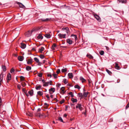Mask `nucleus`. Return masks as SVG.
<instances>
[{
	"instance_id": "obj_62",
	"label": "nucleus",
	"mask_w": 129,
	"mask_h": 129,
	"mask_svg": "<svg viewBox=\"0 0 129 129\" xmlns=\"http://www.w3.org/2000/svg\"><path fill=\"white\" fill-rule=\"evenodd\" d=\"M68 106H66V110H67V108H68Z\"/></svg>"
},
{
	"instance_id": "obj_55",
	"label": "nucleus",
	"mask_w": 129,
	"mask_h": 129,
	"mask_svg": "<svg viewBox=\"0 0 129 129\" xmlns=\"http://www.w3.org/2000/svg\"><path fill=\"white\" fill-rule=\"evenodd\" d=\"M22 91L24 93L26 91L25 89L24 88H23L22 89Z\"/></svg>"
},
{
	"instance_id": "obj_14",
	"label": "nucleus",
	"mask_w": 129,
	"mask_h": 129,
	"mask_svg": "<svg viewBox=\"0 0 129 129\" xmlns=\"http://www.w3.org/2000/svg\"><path fill=\"white\" fill-rule=\"evenodd\" d=\"M87 57L90 59H92L93 58V56L89 54H88L86 55Z\"/></svg>"
},
{
	"instance_id": "obj_40",
	"label": "nucleus",
	"mask_w": 129,
	"mask_h": 129,
	"mask_svg": "<svg viewBox=\"0 0 129 129\" xmlns=\"http://www.w3.org/2000/svg\"><path fill=\"white\" fill-rule=\"evenodd\" d=\"M79 97L81 98H82L83 96V94L82 93H80L78 94Z\"/></svg>"
},
{
	"instance_id": "obj_48",
	"label": "nucleus",
	"mask_w": 129,
	"mask_h": 129,
	"mask_svg": "<svg viewBox=\"0 0 129 129\" xmlns=\"http://www.w3.org/2000/svg\"><path fill=\"white\" fill-rule=\"evenodd\" d=\"M57 75L55 74H52V75L54 76V78H57Z\"/></svg>"
},
{
	"instance_id": "obj_7",
	"label": "nucleus",
	"mask_w": 129,
	"mask_h": 129,
	"mask_svg": "<svg viewBox=\"0 0 129 129\" xmlns=\"http://www.w3.org/2000/svg\"><path fill=\"white\" fill-rule=\"evenodd\" d=\"M80 80L81 81L82 83L85 82L86 81V79H85L82 77L81 76L79 78Z\"/></svg>"
},
{
	"instance_id": "obj_11",
	"label": "nucleus",
	"mask_w": 129,
	"mask_h": 129,
	"mask_svg": "<svg viewBox=\"0 0 129 129\" xmlns=\"http://www.w3.org/2000/svg\"><path fill=\"white\" fill-rule=\"evenodd\" d=\"M17 4L19 5L20 7L22 8H25V6L21 3L18 2Z\"/></svg>"
},
{
	"instance_id": "obj_49",
	"label": "nucleus",
	"mask_w": 129,
	"mask_h": 129,
	"mask_svg": "<svg viewBox=\"0 0 129 129\" xmlns=\"http://www.w3.org/2000/svg\"><path fill=\"white\" fill-rule=\"evenodd\" d=\"M39 56L42 59H43L44 57V55H42V54L40 55Z\"/></svg>"
},
{
	"instance_id": "obj_25",
	"label": "nucleus",
	"mask_w": 129,
	"mask_h": 129,
	"mask_svg": "<svg viewBox=\"0 0 129 129\" xmlns=\"http://www.w3.org/2000/svg\"><path fill=\"white\" fill-rule=\"evenodd\" d=\"M3 74L2 73L0 75V82H1L3 80Z\"/></svg>"
},
{
	"instance_id": "obj_2",
	"label": "nucleus",
	"mask_w": 129,
	"mask_h": 129,
	"mask_svg": "<svg viewBox=\"0 0 129 129\" xmlns=\"http://www.w3.org/2000/svg\"><path fill=\"white\" fill-rule=\"evenodd\" d=\"M32 33L31 32V30H28L27 32L25 33V36L27 37H30L31 36Z\"/></svg>"
},
{
	"instance_id": "obj_6",
	"label": "nucleus",
	"mask_w": 129,
	"mask_h": 129,
	"mask_svg": "<svg viewBox=\"0 0 129 129\" xmlns=\"http://www.w3.org/2000/svg\"><path fill=\"white\" fill-rule=\"evenodd\" d=\"M40 28L39 27H35L34 28L31 30V32H33L34 31H36L38 30Z\"/></svg>"
},
{
	"instance_id": "obj_17",
	"label": "nucleus",
	"mask_w": 129,
	"mask_h": 129,
	"mask_svg": "<svg viewBox=\"0 0 129 129\" xmlns=\"http://www.w3.org/2000/svg\"><path fill=\"white\" fill-rule=\"evenodd\" d=\"M67 42L70 45L72 44V41L70 40V39H68L67 40Z\"/></svg>"
},
{
	"instance_id": "obj_15",
	"label": "nucleus",
	"mask_w": 129,
	"mask_h": 129,
	"mask_svg": "<svg viewBox=\"0 0 129 129\" xmlns=\"http://www.w3.org/2000/svg\"><path fill=\"white\" fill-rule=\"evenodd\" d=\"M45 36L47 38H49L51 37V35L49 33L46 34L45 35Z\"/></svg>"
},
{
	"instance_id": "obj_46",
	"label": "nucleus",
	"mask_w": 129,
	"mask_h": 129,
	"mask_svg": "<svg viewBox=\"0 0 129 129\" xmlns=\"http://www.w3.org/2000/svg\"><path fill=\"white\" fill-rule=\"evenodd\" d=\"M21 81H23L24 80V78L23 76H21L20 77Z\"/></svg>"
},
{
	"instance_id": "obj_13",
	"label": "nucleus",
	"mask_w": 129,
	"mask_h": 129,
	"mask_svg": "<svg viewBox=\"0 0 129 129\" xmlns=\"http://www.w3.org/2000/svg\"><path fill=\"white\" fill-rule=\"evenodd\" d=\"M44 50V48L43 47H41V48L39 49L38 52L40 53H42V51Z\"/></svg>"
},
{
	"instance_id": "obj_1",
	"label": "nucleus",
	"mask_w": 129,
	"mask_h": 129,
	"mask_svg": "<svg viewBox=\"0 0 129 129\" xmlns=\"http://www.w3.org/2000/svg\"><path fill=\"white\" fill-rule=\"evenodd\" d=\"M76 108V109L78 108L80 111H81L82 110L84 109V108L82 107V105L80 104H77Z\"/></svg>"
},
{
	"instance_id": "obj_38",
	"label": "nucleus",
	"mask_w": 129,
	"mask_h": 129,
	"mask_svg": "<svg viewBox=\"0 0 129 129\" xmlns=\"http://www.w3.org/2000/svg\"><path fill=\"white\" fill-rule=\"evenodd\" d=\"M21 84L22 85L23 87H24L26 85V84L25 82H22L21 83Z\"/></svg>"
},
{
	"instance_id": "obj_59",
	"label": "nucleus",
	"mask_w": 129,
	"mask_h": 129,
	"mask_svg": "<svg viewBox=\"0 0 129 129\" xmlns=\"http://www.w3.org/2000/svg\"><path fill=\"white\" fill-rule=\"evenodd\" d=\"M38 65L39 66H41V63L39 61V62H38Z\"/></svg>"
},
{
	"instance_id": "obj_21",
	"label": "nucleus",
	"mask_w": 129,
	"mask_h": 129,
	"mask_svg": "<svg viewBox=\"0 0 129 129\" xmlns=\"http://www.w3.org/2000/svg\"><path fill=\"white\" fill-rule=\"evenodd\" d=\"M43 37L42 36V35L41 34H39L38 36L37 37V38L38 39H43Z\"/></svg>"
},
{
	"instance_id": "obj_31",
	"label": "nucleus",
	"mask_w": 129,
	"mask_h": 129,
	"mask_svg": "<svg viewBox=\"0 0 129 129\" xmlns=\"http://www.w3.org/2000/svg\"><path fill=\"white\" fill-rule=\"evenodd\" d=\"M50 82H45L43 85V86H48V84H49Z\"/></svg>"
},
{
	"instance_id": "obj_18",
	"label": "nucleus",
	"mask_w": 129,
	"mask_h": 129,
	"mask_svg": "<svg viewBox=\"0 0 129 129\" xmlns=\"http://www.w3.org/2000/svg\"><path fill=\"white\" fill-rule=\"evenodd\" d=\"M33 59H28L27 61V63L28 64H31L32 63Z\"/></svg>"
},
{
	"instance_id": "obj_64",
	"label": "nucleus",
	"mask_w": 129,
	"mask_h": 129,
	"mask_svg": "<svg viewBox=\"0 0 129 129\" xmlns=\"http://www.w3.org/2000/svg\"><path fill=\"white\" fill-rule=\"evenodd\" d=\"M67 116V115L66 114H65L64 115V117H66Z\"/></svg>"
},
{
	"instance_id": "obj_33",
	"label": "nucleus",
	"mask_w": 129,
	"mask_h": 129,
	"mask_svg": "<svg viewBox=\"0 0 129 129\" xmlns=\"http://www.w3.org/2000/svg\"><path fill=\"white\" fill-rule=\"evenodd\" d=\"M2 68L4 72L6 70V68L5 66L3 65L2 66Z\"/></svg>"
},
{
	"instance_id": "obj_26",
	"label": "nucleus",
	"mask_w": 129,
	"mask_h": 129,
	"mask_svg": "<svg viewBox=\"0 0 129 129\" xmlns=\"http://www.w3.org/2000/svg\"><path fill=\"white\" fill-rule=\"evenodd\" d=\"M43 94V92L41 91H39L37 92L38 95L40 96H42Z\"/></svg>"
},
{
	"instance_id": "obj_42",
	"label": "nucleus",
	"mask_w": 129,
	"mask_h": 129,
	"mask_svg": "<svg viewBox=\"0 0 129 129\" xmlns=\"http://www.w3.org/2000/svg\"><path fill=\"white\" fill-rule=\"evenodd\" d=\"M68 80L66 79H63V82L64 84H66L68 83Z\"/></svg>"
},
{
	"instance_id": "obj_58",
	"label": "nucleus",
	"mask_w": 129,
	"mask_h": 129,
	"mask_svg": "<svg viewBox=\"0 0 129 129\" xmlns=\"http://www.w3.org/2000/svg\"><path fill=\"white\" fill-rule=\"evenodd\" d=\"M46 97L48 98V99H50V97L48 94H47L46 95Z\"/></svg>"
},
{
	"instance_id": "obj_12",
	"label": "nucleus",
	"mask_w": 129,
	"mask_h": 129,
	"mask_svg": "<svg viewBox=\"0 0 129 129\" xmlns=\"http://www.w3.org/2000/svg\"><path fill=\"white\" fill-rule=\"evenodd\" d=\"M51 18H47L45 19H42L41 20L43 22H47L50 20Z\"/></svg>"
},
{
	"instance_id": "obj_43",
	"label": "nucleus",
	"mask_w": 129,
	"mask_h": 129,
	"mask_svg": "<svg viewBox=\"0 0 129 129\" xmlns=\"http://www.w3.org/2000/svg\"><path fill=\"white\" fill-rule=\"evenodd\" d=\"M42 73H38V76L40 77H42Z\"/></svg>"
},
{
	"instance_id": "obj_34",
	"label": "nucleus",
	"mask_w": 129,
	"mask_h": 129,
	"mask_svg": "<svg viewBox=\"0 0 129 129\" xmlns=\"http://www.w3.org/2000/svg\"><path fill=\"white\" fill-rule=\"evenodd\" d=\"M71 100L73 103H74L75 102H76L77 101V100L76 99H74L73 98H72L71 99Z\"/></svg>"
},
{
	"instance_id": "obj_5",
	"label": "nucleus",
	"mask_w": 129,
	"mask_h": 129,
	"mask_svg": "<svg viewBox=\"0 0 129 129\" xmlns=\"http://www.w3.org/2000/svg\"><path fill=\"white\" fill-rule=\"evenodd\" d=\"M11 75L10 73L8 74L7 79V82H8L9 81L11 80Z\"/></svg>"
},
{
	"instance_id": "obj_60",
	"label": "nucleus",
	"mask_w": 129,
	"mask_h": 129,
	"mask_svg": "<svg viewBox=\"0 0 129 129\" xmlns=\"http://www.w3.org/2000/svg\"><path fill=\"white\" fill-rule=\"evenodd\" d=\"M25 94L27 96H29V94H28L27 93H26V92H25Z\"/></svg>"
},
{
	"instance_id": "obj_51",
	"label": "nucleus",
	"mask_w": 129,
	"mask_h": 129,
	"mask_svg": "<svg viewBox=\"0 0 129 129\" xmlns=\"http://www.w3.org/2000/svg\"><path fill=\"white\" fill-rule=\"evenodd\" d=\"M128 107H129V102L126 105L125 107V109H127Z\"/></svg>"
},
{
	"instance_id": "obj_4",
	"label": "nucleus",
	"mask_w": 129,
	"mask_h": 129,
	"mask_svg": "<svg viewBox=\"0 0 129 129\" xmlns=\"http://www.w3.org/2000/svg\"><path fill=\"white\" fill-rule=\"evenodd\" d=\"M55 90V89L54 88L51 87L49 89V91L50 94H52L54 92Z\"/></svg>"
},
{
	"instance_id": "obj_61",
	"label": "nucleus",
	"mask_w": 129,
	"mask_h": 129,
	"mask_svg": "<svg viewBox=\"0 0 129 129\" xmlns=\"http://www.w3.org/2000/svg\"><path fill=\"white\" fill-rule=\"evenodd\" d=\"M49 82H50L49 84H50L51 85H52V81H50Z\"/></svg>"
},
{
	"instance_id": "obj_23",
	"label": "nucleus",
	"mask_w": 129,
	"mask_h": 129,
	"mask_svg": "<svg viewBox=\"0 0 129 129\" xmlns=\"http://www.w3.org/2000/svg\"><path fill=\"white\" fill-rule=\"evenodd\" d=\"M66 33H67L68 35H69V28L68 27L65 28V30Z\"/></svg>"
},
{
	"instance_id": "obj_3",
	"label": "nucleus",
	"mask_w": 129,
	"mask_h": 129,
	"mask_svg": "<svg viewBox=\"0 0 129 129\" xmlns=\"http://www.w3.org/2000/svg\"><path fill=\"white\" fill-rule=\"evenodd\" d=\"M66 34H61L60 33L58 35L59 38L60 39H61L62 38H66Z\"/></svg>"
},
{
	"instance_id": "obj_45",
	"label": "nucleus",
	"mask_w": 129,
	"mask_h": 129,
	"mask_svg": "<svg viewBox=\"0 0 129 129\" xmlns=\"http://www.w3.org/2000/svg\"><path fill=\"white\" fill-rule=\"evenodd\" d=\"M69 94L70 95L71 97H73L74 96L73 93L72 92H70L69 93Z\"/></svg>"
},
{
	"instance_id": "obj_53",
	"label": "nucleus",
	"mask_w": 129,
	"mask_h": 129,
	"mask_svg": "<svg viewBox=\"0 0 129 129\" xmlns=\"http://www.w3.org/2000/svg\"><path fill=\"white\" fill-rule=\"evenodd\" d=\"M60 72V70L59 69H58L57 71H56V73L58 74H59Z\"/></svg>"
},
{
	"instance_id": "obj_22",
	"label": "nucleus",
	"mask_w": 129,
	"mask_h": 129,
	"mask_svg": "<svg viewBox=\"0 0 129 129\" xmlns=\"http://www.w3.org/2000/svg\"><path fill=\"white\" fill-rule=\"evenodd\" d=\"M89 93L88 92H83V95L84 97L86 98L88 94Z\"/></svg>"
},
{
	"instance_id": "obj_41",
	"label": "nucleus",
	"mask_w": 129,
	"mask_h": 129,
	"mask_svg": "<svg viewBox=\"0 0 129 129\" xmlns=\"http://www.w3.org/2000/svg\"><path fill=\"white\" fill-rule=\"evenodd\" d=\"M34 60L37 62L38 63L39 62V59L37 57H35L34 58Z\"/></svg>"
},
{
	"instance_id": "obj_16",
	"label": "nucleus",
	"mask_w": 129,
	"mask_h": 129,
	"mask_svg": "<svg viewBox=\"0 0 129 129\" xmlns=\"http://www.w3.org/2000/svg\"><path fill=\"white\" fill-rule=\"evenodd\" d=\"M118 1L120 3L123 4L126 3L127 2V0H118Z\"/></svg>"
},
{
	"instance_id": "obj_28",
	"label": "nucleus",
	"mask_w": 129,
	"mask_h": 129,
	"mask_svg": "<svg viewBox=\"0 0 129 129\" xmlns=\"http://www.w3.org/2000/svg\"><path fill=\"white\" fill-rule=\"evenodd\" d=\"M64 87H62L60 88V90H61V93L63 94L65 93V92L64 91Z\"/></svg>"
},
{
	"instance_id": "obj_37",
	"label": "nucleus",
	"mask_w": 129,
	"mask_h": 129,
	"mask_svg": "<svg viewBox=\"0 0 129 129\" xmlns=\"http://www.w3.org/2000/svg\"><path fill=\"white\" fill-rule=\"evenodd\" d=\"M74 87L75 88H77L79 89L80 88V87L78 84L75 85Z\"/></svg>"
},
{
	"instance_id": "obj_56",
	"label": "nucleus",
	"mask_w": 129,
	"mask_h": 129,
	"mask_svg": "<svg viewBox=\"0 0 129 129\" xmlns=\"http://www.w3.org/2000/svg\"><path fill=\"white\" fill-rule=\"evenodd\" d=\"M61 85V84L60 83H58L56 85L57 87H59Z\"/></svg>"
},
{
	"instance_id": "obj_29",
	"label": "nucleus",
	"mask_w": 129,
	"mask_h": 129,
	"mask_svg": "<svg viewBox=\"0 0 129 129\" xmlns=\"http://www.w3.org/2000/svg\"><path fill=\"white\" fill-rule=\"evenodd\" d=\"M26 69L27 71H29L31 70V67L29 66H27L26 67Z\"/></svg>"
},
{
	"instance_id": "obj_8",
	"label": "nucleus",
	"mask_w": 129,
	"mask_h": 129,
	"mask_svg": "<svg viewBox=\"0 0 129 129\" xmlns=\"http://www.w3.org/2000/svg\"><path fill=\"white\" fill-rule=\"evenodd\" d=\"M94 16L95 18L99 21H101V18L97 14H94Z\"/></svg>"
},
{
	"instance_id": "obj_27",
	"label": "nucleus",
	"mask_w": 129,
	"mask_h": 129,
	"mask_svg": "<svg viewBox=\"0 0 129 129\" xmlns=\"http://www.w3.org/2000/svg\"><path fill=\"white\" fill-rule=\"evenodd\" d=\"M56 45L55 43H54L53 44L52 46V49L53 50L55 49V48L56 47Z\"/></svg>"
},
{
	"instance_id": "obj_52",
	"label": "nucleus",
	"mask_w": 129,
	"mask_h": 129,
	"mask_svg": "<svg viewBox=\"0 0 129 129\" xmlns=\"http://www.w3.org/2000/svg\"><path fill=\"white\" fill-rule=\"evenodd\" d=\"M64 99H63L60 102V104H62L63 103H64Z\"/></svg>"
},
{
	"instance_id": "obj_57",
	"label": "nucleus",
	"mask_w": 129,
	"mask_h": 129,
	"mask_svg": "<svg viewBox=\"0 0 129 129\" xmlns=\"http://www.w3.org/2000/svg\"><path fill=\"white\" fill-rule=\"evenodd\" d=\"M47 76L48 77H50V78H51L52 77V75H51V74H48L47 75Z\"/></svg>"
},
{
	"instance_id": "obj_35",
	"label": "nucleus",
	"mask_w": 129,
	"mask_h": 129,
	"mask_svg": "<svg viewBox=\"0 0 129 129\" xmlns=\"http://www.w3.org/2000/svg\"><path fill=\"white\" fill-rule=\"evenodd\" d=\"M61 72L62 73H65L67 72V69L66 68H65L64 69H61Z\"/></svg>"
},
{
	"instance_id": "obj_47",
	"label": "nucleus",
	"mask_w": 129,
	"mask_h": 129,
	"mask_svg": "<svg viewBox=\"0 0 129 129\" xmlns=\"http://www.w3.org/2000/svg\"><path fill=\"white\" fill-rule=\"evenodd\" d=\"M15 70L12 68L11 69L10 72L11 73H13L14 72H15Z\"/></svg>"
},
{
	"instance_id": "obj_32",
	"label": "nucleus",
	"mask_w": 129,
	"mask_h": 129,
	"mask_svg": "<svg viewBox=\"0 0 129 129\" xmlns=\"http://www.w3.org/2000/svg\"><path fill=\"white\" fill-rule=\"evenodd\" d=\"M71 37H74L75 41L77 39V36L76 35H74L72 34L71 35Z\"/></svg>"
},
{
	"instance_id": "obj_39",
	"label": "nucleus",
	"mask_w": 129,
	"mask_h": 129,
	"mask_svg": "<svg viewBox=\"0 0 129 129\" xmlns=\"http://www.w3.org/2000/svg\"><path fill=\"white\" fill-rule=\"evenodd\" d=\"M106 71L108 73V74L110 75H111L112 74V72L109 71L107 69H106Z\"/></svg>"
},
{
	"instance_id": "obj_54",
	"label": "nucleus",
	"mask_w": 129,
	"mask_h": 129,
	"mask_svg": "<svg viewBox=\"0 0 129 129\" xmlns=\"http://www.w3.org/2000/svg\"><path fill=\"white\" fill-rule=\"evenodd\" d=\"M2 105V100L1 98H0V106H1Z\"/></svg>"
},
{
	"instance_id": "obj_63",
	"label": "nucleus",
	"mask_w": 129,
	"mask_h": 129,
	"mask_svg": "<svg viewBox=\"0 0 129 129\" xmlns=\"http://www.w3.org/2000/svg\"><path fill=\"white\" fill-rule=\"evenodd\" d=\"M38 111L40 112L41 111V109L40 108H38L37 110Z\"/></svg>"
},
{
	"instance_id": "obj_9",
	"label": "nucleus",
	"mask_w": 129,
	"mask_h": 129,
	"mask_svg": "<svg viewBox=\"0 0 129 129\" xmlns=\"http://www.w3.org/2000/svg\"><path fill=\"white\" fill-rule=\"evenodd\" d=\"M20 44L21 45H20V47L21 48L24 49L26 47V45L25 44L23 43H21Z\"/></svg>"
},
{
	"instance_id": "obj_30",
	"label": "nucleus",
	"mask_w": 129,
	"mask_h": 129,
	"mask_svg": "<svg viewBox=\"0 0 129 129\" xmlns=\"http://www.w3.org/2000/svg\"><path fill=\"white\" fill-rule=\"evenodd\" d=\"M115 68L117 70H119L120 69V67L118 66V64L117 63H116L115 65Z\"/></svg>"
},
{
	"instance_id": "obj_44",
	"label": "nucleus",
	"mask_w": 129,
	"mask_h": 129,
	"mask_svg": "<svg viewBox=\"0 0 129 129\" xmlns=\"http://www.w3.org/2000/svg\"><path fill=\"white\" fill-rule=\"evenodd\" d=\"M100 54L101 55H103L104 54V52L103 51L101 50L99 52Z\"/></svg>"
},
{
	"instance_id": "obj_24",
	"label": "nucleus",
	"mask_w": 129,
	"mask_h": 129,
	"mask_svg": "<svg viewBox=\"0 0 129 129\" xmlns=\"http://www.w3.org/2000/svg\"><path fill=\"white\" fill-rule=\"evenodd\" d=\"M68 75L69 78H73V74L72 73H69L68 74Z\"/></svg>"
},
{
	"instance_id": "obj_20",
	"label": "nucleus",
	"mask_w": 129,
	"mask_h": 129,
	"mask_svg": "<svg viewBox=\"0 0 129 129\" xmlns=\"http://www.w3.org/2000/svg\"><path fill=\"white\" fill-rule=\"evenodd\" d=\"M41 88V85H36L35 87V88L36 90H40Z\"/></svg>"
},
{
	"instance_id": "obj_10",
	"label": "nucleus",
	"mask_w": 129,
	"mask_h": 129,
	"mask_svg": "<svg viewBox=\"0 0 129 129\" xmlns=\"http://www.w3.org/2000/svg\"><path fill=\"white\" fill-rule=\"evenodd\" d=\"M24 59L23 56H19L18 57V59L20 61H23Z\"/></svg>"
},
{
	"instance_id": "obj_50",
	"label": "nucleus",
	"mask_w": 129,
	"mask_h": 129,
	"mask_svg": "<svg viewBox=\"0 0 129 129\" xmlns=\"http://www.w3.org/2000/svg\"><path fill=\"white\" fill-rule=\"evenodd\" d=\"M21 85L19 84H18L17 85V87L19 90H20L21 89Z\"/></svg>"
},
{
	"instance_id": "obj_19",
	"label": "nucleus",
	"mask_w": 129,
	"mask_h": 129,
	"mask_svg": "<svg viewBox=\"0 0 129 129\" xmlns=\"http://www.w3.org/2000/svg\"><path fill=\"white\" fill-rule=\"evenodd\" d=\"M33 92L34 91L32 89L28 91V92L30 96H32L33 95Z\"/></svg>"
},
{
	"instance_id": "obj_36",
	"label": "nucleus",
	"mask_w": 129,
	"mask_h": 129,
	"mask_svg": "<svg viewBox=\"0 0 129 129\" xmlns=\"http://www.w3.org/2000/svg\"><path fill=\"white\" fill-rule=\"evenodd\" d=\"M58 120L60 121L61 122H64L63 121L61 117H59L58 118Z\"/></svg>"
}]
</instances>
